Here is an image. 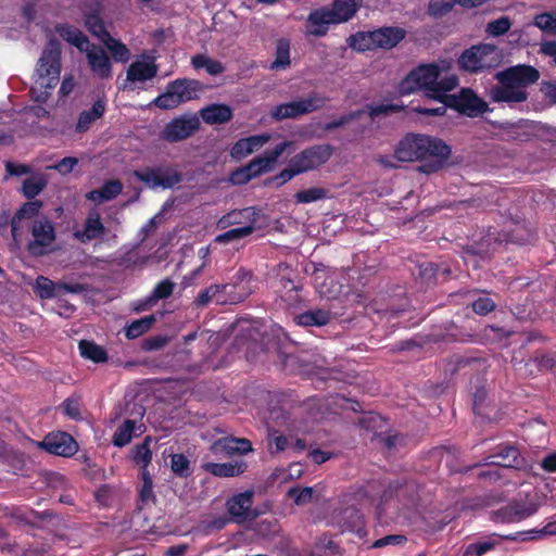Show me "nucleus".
<instances>
[{"mask_svg": "<svg viewBox=\"0 0 556 556\" xmlns=\"http://www.w3.org/2000/svg\"><path fill=\"white\" fill-rule=\"evenodd\" d=\"M450 147L440 138L420 134H408L396 144L393 155H380L378 162L389 168L396 167L395 161H424L418 169L425 174L439 172L447 162Z\"/></svg>", "mask_w": 556, "mask_h": 556, "instance_id": "1", "label": "nucleus"}, {"mask_svg": "<svg viewBox=\"0 0 556 556\" xmlns=\"http://www.w3.org/2000/svg\"><path fill=\"white\" fill-rule=\"evenodd\" d=\"M452 64L451 60L420 64L401 81L399 92L404 96L424 90L429 98L440 103L445 93L458 85L457 76L450 73Z\"/></svg>", "mask_w": 556, "mask_h": 556, "instance_id": "2", "label": "nucleus"}, {"mask_svg": "<svg viewBox=\"0 0 556 556\" xmlns=\"http://www.w3.org/2000/svg\"><path fill=\"white\" fill-rule=\"evenodd\" d=\"M501 86L491 89L495 102L519 103L527 99L526 87L539 79V72L528 65H518L496 74Z\"/></svg>", "mask_w": 556, "mask_h": 556, "instance_id": "3", "label": "nucleus"}, {"mask_svg": "<svg viewBox=\"0 0 556 556\" xmlns=\"http://www.w3.org/2000/svg\"><path fill=\"white\" fill-rule=\"evenodd\" d=\"M252 274L245 269H239L231 283L212 285L202 290L195 303L204 306L211 302L216 304H235L243 301L252 293Z\"/></svg>", "mask_w": 556, "mask_h": 556, "instance_id": "4", "label": "nucleus"}, {"mask_svg": "<svg viewBox=\"0 0 556 556\" xmlns=\"http://www.w3.org/2000/svg\"><path fill=\"white\" fill-rule=\"evenodd\" d=\"M60 59V43L56 39H50L38 61L31 87L37 100H45L48 91L56 86L61 73Z\"/></svg>", "mask_w": 556, "mask_h": 556, "instance_id": "5", "label": "nucleus"}, {"mask_svg": "<svg viewBox=\"0 0 556 556\" xmlns=\"http://www.w3.org/2000/svg\"><path fill=\"white\" fill-rule=\"evenodd\" d=\"M450 106L462 114L469 117H476L488 111V103L470 88H462L456 94H447L443 97L440 103L432 108L416 106L413 109L414 112L424 115L441 116L446 112V108Z\"/></svg>", "mask_w": 556, "mask_h": 556, "instance_id": "6", "label": "nucleus"}, {"mask_svg": "<svg viewBox=\"0 0 556 556\" xmlns=\"http://www.w3.org/2000/svg\"><path fill=\"white\" fill-rule=\"evenodd\" d=\"M362 0H334L332 9L312 12L307 20V31L315 36L327 33L329 25L349 21L358 10Z\"/></svg>", "mask_w": 556, "mask_h": 556, "instance_id": "7", "label": "nucleus"}, {"mask_svg": "<svg viewBox=\"0 0 556 556\" xmlns=\"http://www.w3.org/2000/svg\"><path fill=\"white\" fill-rule=\"evenodd\" d=\"M292 146L291 141H283L262 155L254 157L248 165L235 170L230 175L233 185H244L251 179L274 169L281 154Z\"/></svg>", "mask_w": 556, "mask_h": 556, "instance_id": "8", "label": "nucleus"}, {"mask_svg": "<svg viewBox=\"0 0 556 556\" xmlns=\"http://www.w3.org/2000/svg\"><path fill=\"white\" fill-rule=\"evenodd\" d=\"M502 54L494 45L481 43L465 50L459 56L462 70L470 73L482 72L500 65Z\"/></svg>", "mask_w": 556, "mask_h": 556, "instance_id": "9", "label": "nucleus"}, {"mask_svg": "<svg viewBox=\"0 0 556 556\" xmlns=\"http://www.w3.org/2000/svg\"><path fill=\"white\" fill-rule=\"evenodd\" d=\"M202 86L194 79H176L168 84L166 91L156 97L153 103L160 109H174L199 97Z\"/></svg>", "mask_w": 556, "mask_h": 556, "instance_id": "10", "label": "nucleus"}, {"mask_svg": "<svg viewBox=\"0 0 556 556\" xmlns=\"http://www.w3.org/2000/svg\"><path fill=\"white\" fill-rule=\"evenodd\" d=\"M326 102L327 99L325 97L317 92H313L306 98L275 106L271 111V117L276 121L296 118L301 115L321 109Z\"/></svg>", "mask_w": 556, "mask_h": 556, "instance_id": "11", "label": "nucleus"}, {"mask_svg": "<svg viewBox=\"0 0 556 556\" xmlns=\"http://www.w3.org/2000/svg\"><path fill=\"white\" fill-rule=\"evenodd\" d=\"M332 155V148L329 144H317L304 149L291 157V165L300 174L314 170L325 164Z\"/></svg>", "mask_w": 556, "mask_h": 556, "instance_id": "12", "label": "nucleus"}, {"mask_svg": "<svg viewBox=\"0 0 556 556\" xmlns=\"http://www.w3.org/2000/svg\"><path fill=\"white\" fill-rule=\"evenodd\" d=\"M200 126L195 114H184L167 123L161 137L167 142H178L192 136Z\"/></svg>", "mask_w": 556, "mask_h": 556, "instance_id": "13", "label": "nucleus"}, {"mask_svg": "<svg viewBox=\"0 0 556 556\" xmlns=\"http://www.w3.org/2000/svg\"><path fill=\"white\" fill-rule=\"evenodd\" d=\"M33 241L28 249L34 255L46 254L55 240L54 227L48 219H38L31 228Z\"/></svg>", "mask_w": 556, "mask_h": 556, "instance_id": "14", "label": "nucleus"}, {"mask_svg": "<svg viewBox=\"0 0 556 556\" xmlns=\"http://www.w3.org/2000/svg\"><path fill=\"white\" fill-rule=\"evenodd\" d=\"M260 217V211L253 206L244 207L242 210H233L223 215L217 220L218 229H226L229 227H251V233L255 230V224Z\"/></svg>", "mask_w": 556, "mask_h": 556, "instance_id": "15", "label": "nucleus"}, {"mask_svg": "<svg viewBox=\"0 0 556 556\" xmlns=\"http://www.w3.org/2000/svg\"><path fill=\"white\" fill-rule=\"evenodd\" d=\"M41 446L58 456L70 457L77 452L76 441L65 432H55L48 434L41 442Z\"/></svg>", "mask_w": 556, "mask_h": 556, "instance_id": "16", "label": "nucleus"}, {"mask_svg": "<svg viewBox=\"0 0 556 556\" xmlns=\"http://www.w3.org/2000/svg\"><path fill=\"white\" fill-rule=\"evenodd\" d=\"M35 290L41 299H54L65 293H80L84 287L79 283H54L49 278L39 276L36 279Z\"/></svg>", "mask_w": 556, "mask_h": 556, "instance_id": "17", "label": "nucleus"}, {"mask_svg": "<svg viewBox=\"0 0 556 556\" xmlns=\"http://www.w3.org/2000/svg\"><path fill=\"white\" fill-rule=\"evenodd\" d=\"M91 72L99 78L106 79L112 76V63L105 51L91 45L84 51Z\"/></svg>", "mask_w": 556, "mask_h": 556, "instance_id": "18", "label": "nucleus"}, {"mask_svg": "<svg viewBox=\"0 0 556 556\" xmlns=\"http://www.w3.org/2000/svg\"><path fill=\"white\" fill-rule=\"evenodd\" d=\"M252 451V444L247 439L224 437L211 445V452L217 457L247 454Z\"/></svg>", "mask_w": 556, "mask_h": 556, "instance_id": "19", "label": "nucleus"}, {"mask_svg": "<svg viewBox=\"0 0 556 556\" xmlns=\"http://www.w3.org/2000/svg\"><path fill=\"white\" fill-rule=\"evenodd\" d=\"M253 491H244L235 494L226 502V508L230 518L236 522H242L251 517Z\"/></svg>", "mask_w": 556, "mask_h": 556, "instance_id": "20", "label": "nucleus"}, {"mask_svg": "<svg viewBox=\"0 0 556 556\" xmlns=\"http://www.w3.org/2000/svg\"><path fill=\"white\" fill-rule=\"evenodd\" d=\"M270 139L271 135L268 132L242 138L232 146L230 155L235 160H242L262 149Z\"/></svg>", "mask_w": 556, "mask_h": 556, "instance_id": "21", "label": "nucleus"}, {"mask_svg": "<svg viewBox=\"0 0 556 556\" xmlns=\"http://www.w3.org/2000/svg\"><path fill=\"white\" fill-rule=\"evenodd\" d=\"M486 464L497 467L495 471L489 472V475L498 478L501 476L500 470H507L519 465L518 450L514 446L500 447L498 452L486 458Z\"/></svg>", "mask_w": 556, "mask_h": 556, "instance_id": "22", "label": "nucleus"}, {"mask_svg": "<svg viewBox=\"0 0 556 556\" xmlns=\"http://www.w3.org/2000/svg\"><path fill=\"white\" fill-rule=\"evenodd\" d=\"M105 232V227L101 220L100 214L92 211L88 214L83 228L74 231V237L81 243L90 242L101 238Z\"/></svg>", "mask_w": 556, "mask_h": 556, "instance_id": "23", "label": "nucleus"}, {"mask_svg": "<svg viewBox=\"0 0 556 556\" xmlns=\"http://www.w3.org/2000/svg\"><path fill=\"white\" fill-rule=\"evenodd\" d=\"M157 73V66L152 58L137 60L127 70V80L130 83H143L151 80Z\"/></svg>", "mask_w": 556, "mask_h": 556, "instance_id": "24", "label": "nucleus"}, {"mask_svg": "<svg viewBox=\"0 0 556 556\" xmlns=\"http://www.w3.org/2000/svg\"><path fill=\"white\" fill-rule=\"evenodd\" d=\"M538 509L539 504L533 500L514 502L503 509V517L509 522L520 521L534 515Z\"/></svg>", "mask_w": 556, "mask_h": 556, "instance_id": "25", "label": "nucleus"}, {"mask_svg": "<svg viewBox=\"0 0 556 556\" xmlns=\"http://www.w3.org/2000/svg\"><path fill=\"white\" fill-rule=\"evenodd\" d=\"M372 36L376 49H392L405 37V31L400 27H382L372 30Z\"/></svg>", "mask_w": 556, "mask_h": 556, "instance_id": "26", "label": "nucleus"}, {"mask_svg": "<svg viewBox=\"0 0 556 556\" xmlns=\"http://www.w3.org/2000/svg\"><path fill=\"white\" fill-rule=\"evenodd\" d=\"M142 432L143 424L127 419L116 429L112 442L115 446L123 447L131 441L132 437Z\"/></svg>", "mask_w": 556, "mask_h": 556, "instance_id": "27", "label": "nucleus"}, {"mask_svg": "<svg viewBox=\"0 0 556 556\" xmlns=\"http://www.w3.org/2000/svg\"><path fill=\"white\" fill-rule=\"evenodd\" d=\"M55 29L65 41L76 47L81 52L90 46L88 38L75 26L61 24L58 25Z\"/></svg>", "mask_w": 556, "mask_h": 556, "instance_id": "28", "label": "nucleus"}, {"mask_svg": "<svg viewBox=\"0 0 556 556\" xmlns=\"http://www.w3.org/2000/svg\"><path fill=\"white\" fill-rule=\"evenodd\" d=\"M201 117L206 124H224L231 119L232 111L225 104H211L201 110Z\"/></svg>", "mask_w": 556, "mask_h": 556, "instance_id": "29", "label": "nucleus"}, {"mask_svg": "<svg viewBox=\"0 0 556 556\" xmlns=\"http://www.w3.org/2000/svg\"><path fill=\"white\" fill-rule=\"evenodd\" d=\"M203 469L216 477H235L242 473L247 465L243 462H230V463H205Z\"/></svg>", "mask_w": 556, "mask_h": 556, "instance_id": "30", "label": "nucleus"}, {"mask_svg": "<svg viewBox=\"0 0 556 556\" xmlns=\"http://www.w3.org/2000/svg\"><path fill=\"white\" fill-rule=\"evenodd\" d=\"M105 112V101L103 99H98L90 110H86L80 113L76 130L78 132H84L89 129L90 125L99 119Z\"/></svg>", "mask_w": 556, "mask_h": 556, "instance_id": "31", "label": "nucleus"}, {"mask_svg": "<svg viewBox=\"0 0 556 556\" xmlns=\"http://www.w3.org/2000/svg\"><path fill=\"white\" fill-rule=\"evenodd\" d=\"M123 190V185L118 180H110L105 182L101 189L92 190L87 198L93 202H103L116 198Z\"/></svg>", "mask_w": 556, "mask_h": 556, "instance_id": "32", "label": "nucleus"}, {"mask_svg": "<svg viewBox=\"0 0 556 556\" xmlns=\"http://www.w3.org/2000/svg\"><path fill=\"white\" fill-rule=\"evenodd\" d=\"M296 324L304 327L325 326L330 320V314L325 309H313L300 314L295 318Z\"/></svg>", "mask_w": 556, "mask_h": 556, "instance_id": "33", "label": "nucleus"}, {"mask_svg": "<svg viewBox=\"0 0 556 556\" xmlns=\"http://www.w3.org/2000/svg\"><path fill=\"white\" fill-rule=\"evenodd\" d=\"M341 521L343 530L356 532L362 535L363 516L357 508L348 507L341 513Z\"/></svg>", "mask_w": 556, "mask_h": 556, "instance_id": "34", "label": "nucleus"}, {"mask_svg": "<svg viewBox=\"0 0 556 556\" xmlns=\"http://www.w3.org/2000/svg\"><path fill=\"white\" fill-rule=\"evenodd\" d=\"M152 438L146 437L141 444H137L131 450V459L139 467H148L152 460L151 445Z\"/></svg>", "mask_w": 556, "mask_h": 556, "instance_id": "35", "label": "nucleus"}, {"mask_svg": "<svg viewBox=\"0 0 556 556\" xmlns=\"http://www.w3.org/2000/svg\"><path fill=\"white\" fill-rule=\"evenodd\" d=\"M175 289V283L169 279L160 281L151 294L146 298V305L153 306L159 300L167 299L172 295Z\"/></svg>", "mask_w": 556, "mask_h": 556, "instance_id": "36", "label": "nucleus"}, {"mask_svg": "<svg viewBox=\"0 0 556 556\" xmlns=\"http://www.w3.org/2000/svg\"><path fill=\"white\" fill-rule=\"evenodd\" d=\"M108 50L111 52L113 59L116 62H127L130 58L129 49L119 40L109 35L103 41H101Z\"/></svg>", "mask_w": 556, "mask_h": 556, "instance_id": "37", "label": "nucleus"}, {"mask_svg": "<svg viewBox=\"0 0 556 556\" xmlns=\"http://www.w3.org/2000/svg\"><path fill=\"white\" fill-rule=\"evenodd\" d=\"M79 351L83 357L96 363H101L106 359V352L104 349L87 340L79 342Z\"/></svg>", "mask_w": 556, "mask_h": 556, "instance_id": "38", "label": "nucleus"}, {"mask_svg": "<svg viewBox=\"0 0 556 556\" xmlns=\"http://www.w3.org/2000/svg\"><path fill=\"white\" fill-rule=\"evenodd\" d=\"M97 7L98 9L96 13L86 15L85 25L93 36H96L100 41H103L110 33L105 29L103 22L99 16V3Z\"/></svg>", "mask_w": 556, "mask_h": 556, "instance_id": "39", "label": "nucleus"}, {"mask_svg": "<svg viewBox=\"0 0 556 556\" xmlns=\"http://www.w3.org/2000/svg\"><path fill=\"white\" fill-rule=\"evenodd\" d=\"M156 318L154 315L146 316L140 319L134 320L126 328V337L128 339H136L142 336L151 328Z\"/></svg>", "mask_w": 556, "mask_h": 556, "instance_id": "40", "label": "nucleus"}, {"mask_svg": "<svg viewBox=\"0 0 556 556\" xmlns=\"http://www.w3.org/2000/svg\"><path fill=\"white\" fill-rule=\"evenodd\" d=\"M191 64L197 70L205 68V71L210 75H214V76L215 75H219V74H222L225 71L223 64L219 61L210 59V58H207L205 55H202V54L194 55L191 59Z\"/></svg>", "mask_w": 556, "mask_h": 556, "instance_id": "41", "label": "nucleus"}, {"mask_svg": "<svg viewBox=\"0 0 556 556\" xmlns=\"http://www.w3.org/2000/svg\"><path fill=\"white\" fill-rule=\"evenodd\" d=\"M290 64V45L286 39L277 41L276 59L270 64L271 70H285Z\"/></svg>", "mask_w": 556, "mask_h": 556, "instance_id": "42", "label": "nucleus"}, {"mask_svg": "<svg viewBox=\"0 0 556 556\" xmlns=\"http://www.w3.org/2000/svg\"><path fill=\"white\" fill-rule=\"evenodd\" d=\"M41 208V203L39 201H33L25 203L16 213L12 220V235L15 237L18 228V222L24 218H31L36 216Z\"/></svg>", "mask_w": 556, "mask_h": 556, "instance_id": "43", "label": "nucleus"}, {"mask_svg": "<svg viewBox=\"0 0 556 556\" xmlns=\"http://www.w3.org/2000/svg\"><path fill=\"white\" fill-rule=\"evenodd\" d=\"M349 46L357 51L376 49L372 31H363L350 36Z\"/></svg>", "mask_w": 556, "mask_h": 556, "instance_id": "44", "label": "nucleus"}, {"mask_svg": "<svg viewBox=\"0 0 556 556\" xmlns=\"http://www.w3.org/2000/svg\"><path fill=\"white\" fill-rule=\"evenodd\" d=\"M156 169L159 174L157 176L160 180V187L163 189L172 188L181 181V174L173 167L160 166L156 167Z\"/></svg>", "mask_w": 556, "mask_h": 556, "instance_id": "45", "label": "nucleus"}, {"mask_svg": "<svg viewBox=\"0 0 556 556\" xmlns=\"http://www.w3.org/2000/svg\"><path fill=\"white\" fill-rule=\"evenodd\" d=\"M328 191L324 188L314 187L295 193L296 203L307 204L327 198Z\"/></svg>", "mask_w": 556, "mask_h": 556, "instance_id": "46", "label": "nucleus"}, {"mask_svg": "<svg viewBox=\"0 0 556 556\" xmlns=\"http://www.w3.org/2000/svg\"><path fill=\"white\" fill-rule=\"evenodd\" d=\"M251 235V227H235L215 237L217 243H229Z\"/></svg>", "mask_w": 556, "mask_h": 556, "instance_id": "47", "label": "nucleus"}, {"mask_svg": "<svg viewBox=\"0 0 556 556\" xmlns=\"http://www.w3.org/2000/svg\"><path fill=\"white\" fill-rule=\"evenodd\" d=\"M46 184L45 177L33 176L23 182V192L29 199L35 198L43 190Z\"/></svg>", "mask_w": 556, "mask_h": 556, "instance_id": "48", "label": "nucleus"}, {"mask_svg": "<svg viewBox=\"0 0 556 556\" xmlns=\"http://www.w3.org/2000/svg\"><path fill=\"white\" fill-rule=\"evenodd\" d=\"M313 488L305 486V488H291L288 490L287 495L288 497L292 498L293 502L299 505H306L308 504L313 498Z\"/></svg>", "mask_w": 556, "mask_h": 556, "instance_id": "49", "label": "nucleus"}, {"mask_svg": "<svg viewBox=\"0 0 556 556\" xmlns=\"http://www.w3.org/2000/svg\"><path fill=\"white\" fill-rule=\"evenodd\" d=\"M170 468L179 477H187L190 473V462L184 454L170 456Z\"/></svg>", "mask_w": 556, "mask_h": 556, "instance_id": "50", "label": "nucleus"}, {"mask_svg": "<svg viewBox=\"0 0 556 556\" xmlns=\"http://www.w3.org/2000/svg\"><path fill=\"white\" fill-rule=\"evenodd\" d=\"M456 5L454 0H430L428 13L433 17H441L447 14Z\"/></svg>", "mask_w": 556, "mask_h": 556, "instance_id": "51", "label": "nucleus"}, {"mask_svg": "<svg viewBox=\"0 0 556 556\" xmlns=\"http://www.w3.org/2000/svg\"><path fill=\"white\" fill-rule=\"evenodd\" d=\"M533 25L542 31L556 35V15L542 13L534 17Z\"/></svg>", "mask_w": 556, "mask_h": 556, "instance_id": "52", "label": "nucleus"}, {"mask_svg": "<svg viewBox=\"0 0 556 556\" xmlns=\"http://www.w3.org/2000/svg\"><path fill=\"white\" fill-rule=\"evenodd\" d=\"M157 175L159 174L156 167H147L144 169L134 172V176L138 180L147 184L150 188L153 189L160 187V180Z\"/></svg>", "mask_w": 556, "mask_h": 556, "instance_id": "53", "label": "nucleus"}, {"mask_svg": "<svg viewBox=\"0 0 556 556\" xmlns=\"http://www.w3.org/2000/svg\"><path fill=\"white\" fill-rule=\"evenodd\" d=\"M510 26L511 23L509 18L506 16H502L497 20L488 23L485 31L490 36L497 37L507 33Z\"/></svg>", "mask_w": 556, "mask_h": 556, "instance_id": "54", "label": "nucleus"}, {"mask_svg": "<svg viewBox=\"0 0 556 556\" xmlns=\"http://www.w3.org/2000/svg\"><path fill=\"white\" fill-rule=\"evenodd\" d=\"M229 521L226 515L211 516L201 521V527L205 532H211L225 528Z\"/></svg>", "mask_w": 556, "mask_h": 556, "instance_id": "55", "label": "nucleus"}, {"mask_svg": "<svg viewBox=\"0 0 556 556\" xmlns=\"http://www.w3.org/2000/svg\"><path fill=\"white\" fill-rule=\"evenodd\" d=\"M493 546L494 545L491 542H479V543L469 544L466 547L463 556H481L484 553L492 549Z\"/></svg>", "mask_w": 556, "mask_h": 556, "instance_id": "56", "label": "nucleus"}, {"mask_svg": "<svg viewBox=\"0 0 556 556\" xmlns=\"http://www.w3.org/2000/svg\"><path fill=\"white\" fill-rule=\"evenodd\" d=\"M77 163H78V160L76 157L68 156V157L62 159L59 163H56L52 166H49L48 168L55 169L60 174L66 175V174H70L74 169V167L77 165Z\"/></svg>", "mask_w": 556, "mask_h": 556, "instance_id": "57", "label": "nucleus"}, {"mask_svg": "<svg viewBox=\"0 0 556 556\" xmlns=\"http://www.w3.org/2000/svg\"><path fill=\"white\" fill-rule=\"evenodd\" d=\"M64 413L72 419H79L80 414V403L77 399H67L62 404Z\"/></svg>", "mask_w": 556, "mask_h": 556, "instance_id": "58", "label": "nucleus"}, {"mask_svg": "<svg viewBox=\"0 0 556 556\" xmlns=\"http://www.w3.org/2000/svg\"><path fill=\"white\" fill-rule=\"evenodd\" d=\"M473 311L479 315H485L494 308V302L490 298H479L472 303Z\"/></svg>", "mask_w": 556, "mask_h": 556, "instance_id": "59", "label": "nucleus"}, {"mask_svg": "<svg viewBox=\"0 0 556 556\" xmlns=\"http://www.w3.org/2000/svg\"><path fill=\"white\" fill-rule=\"evenodd\" d=\"M405 541H406L405 536L399 535V534H392V535H387L384 538L377 540L372 544V547L380 548V547H384L387 545H400V544H403Z\"/></svg>", "mask_w": 556, "mask_h": 556, "instance_id": "60", "label": "nucleus"}, {"mask_svg": "<svg viewBox=\"0 0 556 556\" xmlns=\"http://www.w3.org/2000/svg\"><path fill=\"white\" fill-rule=\"evenodd\" d=\"M362 113H363V111H357V112H354V113L341 116L338 119H334L332 122H329V123L325 124L324 125V129L325 130H332V129L339 128V127L350 123L352 119L356 118Z\"/></svg>", "mask_w": 556, "mask_h": 556, "instance_id": "61", "label": "nucleus"}, {"mask_svg": "<svg viewBox=\"0 0 556 556\" xmlns=\"http://www.w3.org/2000/svg\"><path fill=\"white\" fill-rule=\"evenodd\" d=\"M168 339L163 336H156L152 338H148L143 342V350L146 351H156L166 345Z\"/></svg>", "mask_w": 556, "mask_h": 556, "instance_id": "62", "label": "nucleus"}, {"mask_svg": "<svg viewBox=\"0 0 556 556\" xmlns=\"http://www.w3.org/2000/svg\"><path fill=\"white\" fill-rule=\"evenodd\" d=\"M55 299L56 306L53 308V311H55L60 316L70 317L74 312V306L67 301L63 300L62 296Z\"/></svg>", "mask_w": 556, "mask_h": 556, "instance_id": "63", "label": "nucleus"}, {"mask_svg": "<svg viewBox=\"0 0 556 556\" xmlns=\"http://www.w3.org/2000/svg\"><path fill=\"white\" fill-rule=\"evenodd\" d=\"M395 109H396V106L390 105V104H378V105L367 106L368 114H369L370 118H372V119L381 114H387L389 112H392Z\"/></svg>", "mask_w": 556, "mask_h": 556, "instance_id": "64", "label": "nucleus"}]
</instances>
